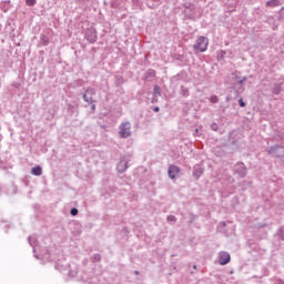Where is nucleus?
Instances as JSON below:
<instances>
[{"label":"nucleus","mask_w":284,"mask_h":284,"mask_svg":"<svg viewBox=\"0 0 284 284\" xmlns=\"http://www.w3.org/2000/svg\"><path fill=\"white\" fill-rule=\"evenodd\" d=\"M230 101V97H226V102Z\"/></svg>","instance_id":"nucleus-28"},{"label":"nucleus","mask_w":284,"mask_h":284,"mask_svg":"<svg viewBox=\"0 0 284 284\" xmlns=\"http://www.w3.org/2000/svg\"><path fill=\"white\" fill-rule=\"evenodd\" d=\"M134 274H139V271H135Z\"/></svg>","instance_id":"nucleus-29"},{"label":"nucleus","mask_w":284,"mask_h":284,"mask_svg":"<svg viewBox=\"0 0 284 284\" xmlns=\"http://www.w3.org/2000/svg\"><path fill=\"white\" fill-rule=\"evenodd\" d=\"M234 174H237L240 179H245L247 176V166H245V163L237 162L233 168Z\"/></svg>","instance_id":"nucleus-4"},{"label":"nucleus","mask_w":284,"mask_h":284,"mask_svg":"<svg viewBox=\"0 0 284 284\" xmlns=\"http://www.w3.org/2000/svg\"><path fill=\"white\" fill-rule=\"evenodd\" d=\"M154 94L161 95V88L159 85H155L153 89Z\"/></svg>","instance_id":"nucleus-21"},{"label":"nucleus","mask_w":284,"mask_h":284,"mask_svg":"<svg viewBox=\"0 0 284 284\" xmlns=\"http://www.w3.org/2000/svg\"><path fill=\"white\" fill-rule=\"evenodd\" d=\"M245 81H247L246 77H244L243 79L237 80V83H239V85H243V83H245Z\"/></svg>","instance_id":"nucleus-23"},{"label":"nucleus","mask_w":284,"mask_h":284,"mask_svg":"<svg viewBox=\"0 0 284 284\" xmlns=\"http://www.w3.org/2000/svg\"><path fill=\"white\" fill-rule=\"evenodd\" d=\"M128 163H130V155H124L120 159L116 165V170L120 174H123V172L128 170Z\"/></svg>","instance_id":"nucleus-5"},{"label":"nucleus","mask_w":284,"mask_h":284,"mask_svg":"<svg viewBox=\"0 0 284 284\" xmlns=\"http://www.w3.org/2000/svg\"><path fill=\"white\" fill-rule=\"evenodd\" d=\"M281 0H268L266 1V8H278Z\"/></svg>","instance_id":"nucleus-12"},{"label":"nucleus","mask_w":284,"mask_h":284,"mask_svg":"<svg viewBox=\"0 0 284 284\" xmlns=\"http://www.w3.org/2000/svg\"><path fill=\"white\" fill-rule=\"evenodd\" d=\"M280 284H284V282H281Z\"/></svg>","instance_id":"nucleus-32"},{"label":"nucleus","mask_w":284,"mask_h":284,"mask_svg":"<svg viewBox=\"0 0 284 284\" xmlns=\"http://www.w3.org/2000/svg\"><path fill=\"white\" fill-rule=\"evenodd\" d=\"M210 101H211L212 103H219V97L212 95V97L210 98Z\"/></svg>","instance_id":"nucleus-22"},{"label":"nucleus","mask_w":284,"mask_h":284,"mask_svg":"<svg viewBox=\"0 0 284 284\" xmlns=\"http://www.w3.org/2000/svg\"><path fill=\"white\" fill-rule=\"evenodd\" d=\"M29 243H30L31 247H33V252H37V246H34V244H32V236H29Z\"/></svg>","instance_id":"nucleus-24"},{"label":"nucleus","mask_w":284,"mask_h":284,"mask_svg":"<svg viewBox=\"0 0 284 284\" xmlns=\"http://www.w3.org/2000/svg\"><path fill=\"white\" fill-rule=\"evenodd\" d=\"M70 214L71 216H77V214H79V209L77 207L71 209Z\"/></svg>","instance_id":"nucleus-20"},{"label":"nucleus","mask_w":284,"mask_h":284,"mask_svg":"<svg viewBox=\"0 0 284 284\" xmlns=\"http://www.w3.org/2000/svg\"><path fill=\"white\" fill-rule=\"evenodd\" d=\"M101 261V254L95 253L92 255V262L93 263H99Z\"/></svg>","instance_id":"nucleus-15"},{"label":"nucleus","mask_w":284,"mask_h":284,"mask_svg":"<svg viewBox=\"0 0 284 284\" xmlns=\"http://www.w3.org/2000/svg\"><path fill=\"white\" fill-rule=\"evenodd\" d=\"M40 43H41V45H48L50 43V38H48L45 34H41Z\"/></svg>","instance_id":"nucleus-13"},{"label":"nucleus","mask_w":284,"mask_h":284,"mask_svg":"<svg viewBox=\"0 0 284 284\" xmlns=\"http://www.w3.org/2000/svg\"><path fill=\"white\" fill-rule=\"evenodd\" d=\"M232 261V256L227 252L220 253V265H227Z\"/></svg>","instance_id":"nucleus-9"},{"label":"nucleus","mask_w":284,"mask_h":284,"mask_svg":"<svg viewBox=\"0 0 284 284\" xmlns=\"http://www.w3.org/2000/svg\"><path fill=\"white\" fill-rule=\"evenodd\" d=\"M166 221H168L169 223H176V216H174V215H169V216L166 217Z\"/></svg>","instance_id":"nucleus-18"},{"label":"nucleus","mask_w":284,"mask_h":284,"mask_svg":"<svg viewBox=\"0 0 284 284\" xmlns=\"http://www.w3.org/2000/svg\"><path fill=\"white\" fill-rule=\"evenodd\" d=\"M207 45H210V39L207 37H199L193 44V50L194 52H206L207 51Z\"/></svg>","instance_id":"nucleus-1"},{"label":"nucleus","mask_w":284,"mask_h":284,"mask_svg":"<svg viewBox=\"0 0 284 284\" xmlns=\"http://www.w3.org/2000/svg\"><path fill=\"white\" fill-rule=\"evenodd\" d=\"M235 79H239V75H235Z\"/></svg>","instance_id":"nucleus-31"},{"label":"nucleus","mask_w":284,"mask_h":284,"mask_svg":"<svg viewBox=\"0 0 284 284\" xmlns=\"http://www.w3.org/2000/svg\"><path fill=\"white\" fill-rule=\"evenodd\" d=\"M240 108H245V101H243V98L239 100Z\"/></svg>","instance_id":"nucleus-25"},{"label":"nucleus","mask_w":284,"mask_h":284,"mask_svg":"<svg viewBox=\"0 0 284 284\" xmlns=\"http://www.w3.org/2000/svg\"><path fill=\"white\" fill-rule=\"evenodd\" d=\"M181 94L183 95V97H190V90L187 89V88H185V87H181Z\"/></svg>","instance_id":"nucleus-14"},{"label":"nucleus","mask_w":284,"mask_h":284,"mask_svg":"<svg viewBox=\"0 0 284 284\" xmlns=\"http://www.w3.org/2000/svg\"><path fill=\"white\" fill-rule=\"evenodd\" d=\"M161 109L159 106L153 108V112H159Z\"/></svg>","instance_id":"nucleus-27"},{"label":"nucleus","mask_w":284,"mask_h":284,"mask_svg":"<svg viewBox=\"0 0 284 284\" xmlns=\"http://www.w3.org/2000/svg\"><path fill=\"white\" fill-rule=\"evenodd\" d=\"M95 94H97V91H95L94 89L88 88V89L84 91L82 99H83V101H85V103L92 104V103H94L93 97H94Z\"/></svg>","instance_id":"nucleus-6"},{"label":"nucleus","mask_w":284,"mask_h":284,"mask_svg":"<svg viewBox=\"0 0 284 284\" xmlns=\"http://www.w3.org/2000/svg\"><path fill=\"white\" fill-rule=\"evenodd\" d=\"M91 110H92V112H94L97 110V104H92Z\"/></svg>","instance_id":"nucleus-26"},{"label":"nucleus","mask_w":284,"mask_h":284,"mask_svg":"<svg viewBox=\"0 0 284 284\" xmlns=\"http://www.w3.org/2000/svg\"><path fill=\"white\" fill-rule=\"evenodd\" d=\"M119 136L120 139H130L132 136V124L130 121H124L119 125Z\"/></svg>","instance_id":"nucleus-2"},{"label":"nucleus","mask_w":284,"mask_h":284,"mask_svg":"<svg viewBox=\"0 0 284 284\" xmlns=\"http://www.w3.org/2000/svg\"><path fill=\"white\" fill-rule=\"evenodd\" d=\"M26 4L32 8L37 6V0H26Z\"/></svg>","instance_id":"nucleus-17"},{"label":"nucleus","mask_w":284,"mask_h":284,"mask_svg":"<svg viewBox=\"0 0 284 284\" xmlns=\"http://www.w3.org/2000/svg\"><path fill=\"white\" fill-rule=\"evenodd\" d=\"M87 41H89L90 43H97V30L94 29H89L85 31V34H84Z\"/></svg>","instance_id":"nucleus-7"},{"label":"nucleus","mask_w":284,"mask_h":284,"mask_svg":"<svg viewBox=\"0 0 284 284\" xmlns=\"http://www.w3.org/2000/svg\"><path fill=\"white\" fill-rule=\"evenodd\" d=\"M203 172H205V169H203V166L196 164L193 168V176L195 178L196 181H199V179H201V176H203Z\"/></svg>","instance_id":"nucleus-10"},{"label":"nucleus","mask_w":284,"mask_h":284,"mask_svg":"<svg viewBox=\"0 0 284 284\" xmlns=\"http://www.w3.org/2000/svg\"><path fill=\"white\" fill-rule=\"evenodd\" d=\"M181 173V168L174 165V164H171L169 166V171H168V174H169V178H171L172 180L176 179L178 174Z\"/></svg>","instance_id":"nucleus-8"},{"label":"nucleus","mask_w":284,"mask_h":284,"mask_svg":"<svg viewBox=\"0 0 284 284\" xmlns=\"http://www.w3.org/2000/svg\"><path fill=\"white\" fill-rule=\"evenodd\" d=\"M211 130H213V132H219V124H216V122H213L211 124Z\"/></svg>","instance_id":"nucleus-19"},{"label":"nucleus","mask_w":284,"mask_h":284,"mask_svg":"<svg viewBox=\"0 0 284 284\" xmlns=\"http://www.w3.org/2000/svg\"><path fill=\"white\" fill-rule=\"evenodd\" d=\"M193 268L196 270V265H194Z\"/></svg>","instance_id":"nucleus-30"},{"label":"nucleus","mask_w":284,"mask_h":284,"mask_svg":"<svg viewBox=\"0 0 284 284\" xmlns=\"http://www.w3.org/2000/svg\"><path fill=\"white\" fill-rule=\"evenodd\" d=\"M281 84H275L273 88V94H281Z\"/></svg>","instance_id":"nucleus-16"},{"label":"nucleus","mask_w":284,"mask_h":284,"mask_svg":"<svg viewBox=\"0 0 284 284\" xmlns=\"http://www.w3.org/2000/svg\"><path fill=\"white\" fill-rule=\"evenodd\" d=\"M267 154L271 156H275L276 159H281L284 161V146L283 145H274L266 149Z\"/></svg>","instance_id":"nucleus-3"},{"label":"nucleus","mask_w":284,"mask_h":284,"mask_svg":"<svg viewBox=\"0 0 284 284\" xmlns=\"http://www.w3.org/2000/svg\"><path fill=\"white\" fill-rule=\"evenodd\" d=\"M31 174L33 176H41V174H43V169L41 168V165L33 166L31 169Z\"/></svg>","instance_id":"nucleus-11"}]
</instances>
